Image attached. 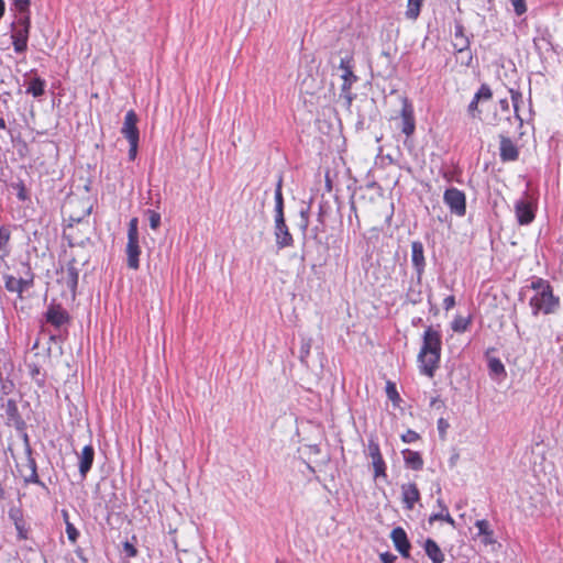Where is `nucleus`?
<instances>
[{"label":"nucleus","instance_id":"4c0bfd02","mask_svg":"<svg viewBox=\"0 0 563 563\" xmlns=\"http://www.w3.org/2000/svg\"><path fill=\"white\" fill-rule=\"evenodd\" d=\"M146 214L150 221V227L153 230H157L161 225V214L154 210H146Z\"/></svg>","mask_w":563,"mask_h":563},{"label":"nucleus","instance_id":"4d7b16f0","mask_svg":"<svg viewBox=\"0 0 563 563\" xmlns=\"http://www.w3.org/2000/svg\"><path fill=\"white\" fill-rule=\"evenodd\" d=\"M499 104L503 111H509V102L507 99H501Z\"/></svg>","mask_w":563,"mask_h":563},{"label":"nucleus","instance_id":"5701e85b","mask_svg":"<svg viewBox=\"0 0 563 563\" xmlns=\"http://www.w3.org/2000/svg\"><path fill=\"white\" fill-rule=\"evenodd\" d=\"M405 463L413 471H420L423 467V460L419 452L406 449L402 451Z\"/></svg>","mask_w":563,"mask_h":563},{"label":"nucleus","instance_id":"39448f33","mask_svg":"<svg viewBox=\"0 0 563 563\" xmlns=\"http://www.w3.org/2000/svg\"><path fill=\"white\" fill-rule=\"evenodd\" d=\"M443 201L451 213L457 217H464L466 214V197L462 190L455 187L448 188L444 191Z\"/></svg>","mask_w":563,"mask_h":563},{"label":"nucleus","instance_id":"9d476101","mask_svg":"<svg viewBox=\"0 0 563 563\" xmlns=\"http://www.w3.org/2000/svg\"><path fill=\"white\" fill-rule=\"evenodd\" d=\"M45 320L59 329L69 322V314L60 305L51 303L45 312Z\"/></svg>","mask_w":563,"mask_h":563},{"label":"nucleus","instance_id":"b1692460","mask_svg":"<svg viewBox=\"0 0 563 563\" xmlns=\"http://www.w3.org/2000/svg\"><path fill=\"white\" fill-rule=\"evenodd\" d=\"M46 81L37 76L29 80L26 93L32 95L34 98H40L45 93Z\"/></svg>","mask_w":563,"mask_h":563},{"label":"nucleus","instance_id":"473e14b6","mask_svg":"<svg viewBox=\"0 0 563 563\" xmlns=\"http://www.w3.org/2000/svg\"><path fill=\"white\" fill-rule=\"evenodd\" d=\"M552 286L550 285L549 280L543 279L541 277H533L530 285V288L533 289L536 292H540Z\"/></svg>","mask_w":563,"mask_h":563},{"label":"nucleus","instance_id":"ddd939ff","mask_svg":"<svg viewBox=\"0 0 563 563\" xmlns=\"http://www.w3.org/2000/svg\"><path fill=\"white\" fill-rule=\"evenodd\" d=\"M368 455L372 457L375 477L386 476V464L382 456L379 444L371 439L368 441Z\"/></svg>","mask_w":563,"mask_h":563},{"label":"nucleus","instance_id":"69168bd1","mask_svg":"<svg viewBox=\"0 0 563 563\" xmlns=\"http://www.w3.org/2000/svg\"><path fill=\"white\" fill-rule=\"evenodd\" d=\"M323 209L322 207H320V211H319V221L322 223L323 222Z\"/></svg>","mask_w":563,"mask_h":563},{"label":"nucleus","instance_id":"de8ad7c7","mask_svg":"<svg viewBox=\"0 0 563 563\" xmlns=\"http://www.w3.org/2000/svg\"><path fill=\"white\" fill-rule=\"evenodd\" d=\"M437 424H438V431H439L441 439H444L445 434H446V430L450 427L449 422L444 418H440L438 420Z\"/></svg>","mask_w":563,"mask_h":563},{"label":"nucleus","instance_id":"423d86ee","mask_svg":"<svg viewBox=\"0 0 563 563\" xmlns=\"http://www.w3.org/2000/svg\"><path fill=\"white\" fill-rule=\"evenodd\" d=\"M24 268V275H30L29 278H15L12 275H4V287L10 292H16L20 297L24 290L33 286L34 274L32 273L31 266L27 263L22 264Z\"/></svg>","mask_w":563,"mask_h":563},{"label":"nucleus","instance_id":"e2e57ef3","mask_svg":"<svg viewBox=\"0 0 563 563\" xmlns=\"http://www.w3.org/2000/svg\"><path fill=\"white\" fill-rule=\"evenodd\" d=\"M438 505L441 507L442 511H446L448 507L443 504L441 499H438Z\"/></svg>","mask_w":563,"mask_h":563},{"label":"nucleus","instance_id":"bf43d9fd","mask_svg":"<svg viewBox=\"0 0 563 563\" xmlns=\"http://www.w3.org/2000/svg\"><path fill=\"white\" fill-rule=\"evenodd\" d=\"M5 10V3L3 0H0V19L3 16Z\"/></svg>","mask_w":563,"mask_h":563},{"label":"nucleus","instance_id":"774afa93","mask_svg":"<svg viewBox=\"0 0 563 563\" xmlns=\"http://www.w3.org/2000/svg\"><path fill=\"white\" fill-rule=\"evenodd\" d=\"M90 212H91V207H89V208L85 211L84 217H88V216L90 214Z\"/></svg>","mask_w":563,"mask_h":563},{"label":"nucleus","instance_id":"bb28decb","mask_svg":"<svg viewBox=\"0 0 563 563\" xmlns=\"http://www.w3.org/2000/svg\"><path fill=\"white\" fill-rule=\"evenodd\" d=\"M26 467L29 468L30 474L29 475H24L25 484L33 483V484H37V485H40L42 487H45V484L40 479V477L37 475L36 462H35V460L32 456L27 457Z\"/></svg>","mask_w":563,"mask_h":563},{"label":"nucleus","instance_id":"a878e982","mask_svg":"<svg viewBox=\"0 0 563 563\" xmlns=\"http://www.w3.org/2000/svg\"><path fill=\"white\" fill-rule=\"evenodd\" d=\"M10 239H11V231L8 227L2 225L0 227V260H3L4 257L9 256L10 254Z\"/></svg>","mask_w":563,"mask_h":563},{"label":"nucleus","instance_id":"f8f14e48","mask_svg":"<svg viewBox=\"0 0 563 563\" xmlns=\"http://www.w3.org/2000/svg\"><path fill=\"white\" fill-rule=\"evenodd\" d=\"M499 157L504 163L515 162L519 157L518 146L506 135H499Z\"/></svg>","mask_w":563,"mask_h":563},{"label":"nucleus","instance_id":"7c9ffc66","mask_svg":"<svg viewBox=\"0 0 563 563\" xmlns=\"http://www.w3.org/2000/svg\"><path fill=\"white\" fill-rule=\"evenodd\" d=\"M11 187L16 190V197L20 201L29 200V194L23 180L11 184Z\"/></svg>","mask_w":563,"mask_h":563},{"label":"nucleus","instance_id":"3c124183","mask_svg":"<svg viewBox=\"0 0 563 563\" xmlns=\"http://www.w3.org/2000/svg\"><path fill=\"white\" fill-rule=\"evenodd\" d=\"M123 550L128 558H134L137 555L136 548L128 541L123 543Z\"/></svg>","mask_w":563,"mask_h":563},{"label":"nucleus","instance_id":"a19ab883","mask_svg":"<svg viewBox=\"0 0 563 563\" xmlns=\"http://www.w3.org/2000/svg\"><path fill=\"white\" fill-rule=\"evenodd\" d=\"M283 178L279 176L276 188H275V205H284V197H283Z\"/></svg>","mask_w":563,"mask_h":563},{"label":"nucleus","instance_id":"9b49d317","mask_svg":"<svg viewBox=\"0 0 563 563\" xmlns=\"http://www.w3.org/2000/svg\"><path fill=\"white\" fill-rule=\"evenodd\" d=\"M274 235L276 241V246L278 250H283L286 247H290L294 245V238L289 232L288 225L286 221H274Z\"/></svg>","mask_w":563,"mask_h":563},{"label":"nucleus","instance_id":"4468645a","mask_svg":"<svg viewBox=\"0 0 563 563\" xmlns=\"http://www.w3.org/2000/svg\"><path fill=\"white\" fill-rule=\"evenodd\" d=\"M9 519L13 522L19 540H26L29 538V529L24 520L23 510L21 507L12 506L8 511Z\"/></svg>","mask_w":563,"mask_h":563},{"label":"nucleus","instance_id":"0eeeda50","mask_svg":"<svg viewBox=\"0 0 563 563\" xmlns=\"http://www.w3.org/2000/svg\"><path fill=\"white\" fill-rule=\"evenodd\" d=\"M454 43L453 47L457 53H467L468 57L465 63L466 66H470L473 60V55L470 51V38L464 34V26L460 21L455 22L454 25Z\"/></svg>","mask_w":563,"mask_h":563},{"label":"nucleus","instance_id":"f3484780","mask_svg":"<svg viewBox=\"0 0 563 563\" xmlns=\"http://www.w3.org/2000/svg\"><path fill=\"white\" fill-rule=\"evenodd\" d=\"M415 129L416 122L412 106L407 99H404L401 109V132L410 136L413 134Z\"/></svg>","mask_w":563,"mask_h":563},{"label":"nucleus","instance_id":"c03bdc74","mask_svg":"<svg viewBox=\"0 0 563 563\" xmlns=\"http://www.w3.org/2000/svg\"><path fill=\"white\" fill-rule=\"evenodd\" d=\"M419 439H420V435L416 431H413L411 429L407 430L406 433H404L401 435V440L405 443H412V442H416Z\"/></svg>","mask_w":563,"mask_h":563},{"label":"nucleus","instance_id":"5fc2aeb1","mask_svg":"<svg viewBox=\"0 0 563 563\" xmlns=\"http://www.w3.org/2000/svg\"><path fill=\"white\" fill-rule=\"evenodd\" d=\"M455 306V298L454 296H448L443 300V308L448 311L452 309Z\"/></svg>","mask_w":563,"mask_h":563},{"label":"nucleus","instance_id":"20e7f679","mask_svg":"<svg viewBox=\"0 0 563 563\" xmlns=\"http://www.w3.org/2000/svg\"><path fill=\"white\" fill-rule=\"evenodd\" d=\"M353 58L344 57L341 58L339 68L342 70L341 78L343 84L341 86V96L346 100V104L350 107L354 100V95L351 92L352 85L357 81V76L353 71Z\"/></svg>","mask_w":563,"mask_h":563},{"label":"nucleus","instance_id":"2f4dec72","mask_svg":"<svg viewBox=\"0 0 563 563\" xmlns=\"http://www.w3.org/2000/svg\"><path fill=\"white\" fill-rule=\"evenodd\" d=\"M3 406L5 408L7 416L11 420H14L19 417V410H18V406H16V402L14 399H11V398L7 399L5 404Z\"/></svg>","mask_w":563,"mask_h":563},{"label":"nucleus","instance_id":"603ef678","mask_svg":"<svg viewBox=\"0 0 563 563\" xmlns=\"http://www.w3.org/2000/svg\"><path fill=\"white\" fill-rule=\"evenodd\" d=\"M379 559L383 563H394L397 556L390 552H384L379 555Z\"/></svg>","mask_w":563,"mask_h":563},{"label":"nucleus","instance_id":"79ce46f5","mask_svg":"<svg viewBox=\"0 0 563 563\" xmlns=\"http://www.w3.org/2000/svg\"><path fill=\"white\" fill-rule=\"evenodd\" d=\"M481 101L476 99V97L474 96L472 101L470 102L468 107H467V112L468 114L472 117V118H477L481 113V111L478 110V103Z\"/></svg>","mask_w":563,"mask_h":563},{"label":"nucleus","instance_id":"c85d7f7f","mask_svg":"<svg viewBox=\"0 0 563 563\" xmlns=\"http://www.w3.org/2000/svg\"><path fill=\"white\" fill-rule=\"evenodd\" d=\"M471 323V318L456 317L452 322V330L454 332H465Z\"/></svg>","mask_w":563,"mask_h":563},{"label":"nucleus","instance_id":"e433bc0d","mask_svg":"<svg viewBox=\"0 0 563 563\" xmlns=\"http://www.w3.org/2000/svg\"><path fill=\"white\" fill-rule=\"evenodd\" d=\"M476 528L478 529V534L484 537H493V530L489 528V523L487 520L482 519L475 522Z\"/></svg>","mask_w":563,"mask_h":563},{"label":"nucleus","instance_id":"ea45409f","mask_svg":"<svg viewBox=\"0 0 563 563\" xmlns=\"http://www.w3.org/2000/svg\"><path fill=\"white\" fill-rule=\"evenodd\" d=\"M66 533H67L69 541L73 543H75L79 537V531L68 520H66Z\"/></svg>","mask_w":563,"mask_h":563},{"label":"nucleus","instance_id":"37998d69","mask_svg":"<svg viewBox=\"0 0 563 563\" xmlns=\"http://www.w3.org/2000/svg\"><path fill=\"white\" fill-rule=\"evenodd\" d=\"M18 12H27L30 10L31 0H12Z\"/></svg>","mask_w":563,"mask_h":563},{"label":"nucleus","instance_id":"680f3d73","mask_svg":"<svg viewBox=\"0 0 563 563\" xmlns=\"http://www.w3.org/2000/svg\"><path fill=\"white\" fill-rule=\"evenodd\" d=\"M483 542H484L485 544H490V543H493V542H494V539H493V537H484Z\"/></svg>","mask_w":563,"mask_h":563},{"label":"nucleus","instance_id":"a211bd4d","mask_svg":"<svg viewBox=\"0 0 563 563\" xmlns=\"http://www.w3.org/2000/svg\"><path fill=\"white\" fill-rule=\"evenodd\" d=\"M402 501L406 509H413L415 504L420 499V492L415 483L401 485Z\"/></svg>","mask_w":563,"mask_h":563},{"label":"nucleus","instance_id":"dca6fc26","mask_svg":"<svg viewBox=\"0 0 563 563\" xmlns=\"http://www.w3.org/2000/svg\"><path fill=\"white\" fill-rule=\"evenodd\" d=\"M390 538L396 550L404 556L409 558V551L411 548L410 541L407 537L406 531L401 527H396L391 530Z\"/></svg>","mask_w":563,"mask_h":563},{"label":"nucleus","instance_id":"338daca9","mask_svg":"<svg viewBox=\"0 0 563 563\" xmlns=\"http://www.w3.org/2000/svg\"><path fill=\"white\" fill-rule=\"evenodd\" d=\"M411 302L417 303L420 301V292L417 294V298H410Z\"/></svg>","mask_w":563,"mask_h":563},{"label":"nucleus","instance_id":"4be33fe9","mask_svg":"<svg viewBox=\"0 0 563 563\" xmlns=\"http://www.w3.org/2000/svg\"><path fill=\"white\" fill-rule=\"evenodd\" d=\"M424 551L432 563H443L444 554L441 551L440 547L432 539H427L424 542Z\"/></svg>","mask_w":563,"mask_h":563},{"label":"nucleus","instance_id":"49530a36","mask_svg":"<svg viewBox=\"0 0 563 563\" xmlns=\"http://www.w3.org/2000/svg\"><path fill=\"white\" fill-rule=\"evenodd\" d=\"M310 349H311V345H310L309 341L302 342L301 347H300V355H299L301 363H303V364L306 363V358L308 357V355L310 353Z\"/></svg>","mask_w":563,"mask_h":563},{"label":"nucleus","instance_id":"0e129e2a","mask_svg":"<svg viewBox=\"0 0 563 563\" xmlns=\"http://www.w3.org/2000/svg\"><path fill=\"white\" fill-rule=\"evenodd\" d=\"M7 128L5 121L0 117V130H4Z\"/></svg>","mask_w":563,"mask_h":563},{"label":"nucleus","instance_id":"412c9836","mask_svg":"<svg viewBox=\"0 0 563 563\" xmlns=\"http://www.w3.org/2000/svg\"><path fill=\"white\" fill-rule=\"evenodd\" d=\"M29 34L30 32L25 29H16L12 33L11 38L15 53L22 54L27 49Z\"/></svg>","mask_w":563,"mask_h":563},{"label":"nucleus","instance_id":"8fccbe9b","mask_svg":"<svg viewBox=\"0 0 563 563\" xmlns=\"http://www.w3.org/2000/svg\"><path fill=\"white\" fill-rule=\"evenodd\" d=\"M128 142L130 144L129 158L130 161H134L137 154L139 140H131Z\"/></svg>","mask_w":563,"mask_h":563},{"label":"nucleus","instance_id":"f704fd0d","mask_svg":"<svg viewBox=\"0 0 563 563\" xmlns=\"http://www.w3.org/2000/svg\"><path fill=\"white\" fill-rule=\"evenodd\" d=\"M18 29H25L27 30V32H30V27H31V12L30 10L25 13V12H19V18H18Z\"/></svg>","mask_w":563,"mask_h":563},{"label":"nucleus","instance_id":"052dcab7","mask_svg":"<svg viewBox=\"0 0 563 563\" xmlns=\"http://www.w3.org/2000/svg\"><path fill=\"white\" fill-rule=\"evenodd\" d=\"M40 374V369L37 366H34L32 369H31V375L32 377H35L36 375Z\"/></svg>","mask_w":563,"mask_h":563},{"label":"nucleus","instance_id":"6ab92c4d","mask_svg":"<svg viewBox=\"0 0 563 563\" xmlns=\"http://www.w3.org/2000/svg\"><path fill=\"white\" fill-rule=\"evenodd\" d=\"M79 459V473L82 479L86 478L87 473L90 471L93 459H95V449L92 445H86L81 453L78 455Z\"/></svg>","mask_w":563,"mask_h":563},{"label":"nucleus","instance_id":"09e8293b","mask_svg":"<svg viewBox=\"0 0 563 563\" xmlns=\"http://www.w3.org/2000/svg\"><path fill=\"white\" fill-rule=\"evenodd\" d=\"M512 5L515 9V12L518 15L523 14L527 11L526 1L525 0H512Z\"/></svg>","mask_w":563,"mask_h":563},{"label":"nucleus","instance_id":"6e6552de","mask_svg":"<svg viewBox=\"0 0 563 563\" xmlns=\"http://www.w3.org/2000/svg\"><path fill=\"white\" fill-rule=\"evenodd\" d=\"M411 262L417 274V282L418 284H420L427 265L424 257V247L422 242L420 241L411 242Z\"/></svg>","mask_w":563,"mask_h":563},{"label":"nucleus","instance_id":"f257e3e1","mask_svg":"<svg viewBox=\"0 0 563 563\" xmlns=\"http://www.w3.org/2000/svg\"><path fill=\"white\" fill-rule=\"evenodd\" d=\"M441 333L432 327L424 330L422 336V346L418 354L421 373L429 377H433L435 369L439 367L441 358Z\"/></svg>","mask_w":563,"mask_h":563},{"label":"nucleus","instance_id":"c9c22d12","mask_svg":"<svg viewBox=\"0 0 563 563\" xmlns=\"http://www.w3.org/2000/svg\"><path fill=\"white\" fill-rule=\"evenodd\" d=\"M386 395L394 404L400 401V396L397 391L396 385L393 382L386 384Z\"/></svg>","mask_w":563,"mask_h":563},{"label":"nucleus","instance_id":"cd10ccee","mask_svg":"<svg viewBox=\"0 0 563 563\" xmlns=\"http://www.w3.org/2000/svg\"><path fill=\"white\" fill-rule=\"evenodd\" d=\"M423 1L424 0H408L405 16L408 20L416 21L420 15Z\"/></svg>","mask_w":563,"mask_h":563},{"label":"nucleus","instance_id":"7ed1b4c3","mask_svg":"<svg viewBox=\"0 0 563 563\" xmlns=\"http://www.w3.org/2000/svg\"><path fill=\"white\" fill-rule=\"evenodd\" d=\"M139 220L137 218H132L129 222L128 228V244H126V256H128V266L131 269H137L140 267V254L141 247L139 244Z\"/></svg>","mask_w":563,"mask_h":563},{"label":"nucleus","instance_id":"a18cd8bd","mask_svg":"<svg viewBox=\"0 0 563 563\" xmlns=\"http://www.w3.org/2000/svg\"><path fill=\"white\" fill-rule=\"evenodd\" d=\"M300 218H301L300 229L302 232H306V230L309 225V208L300 210Z\"/></svg>","mask_w":563,"mask_h":563},{"label":"nucleus","instance_id":"6e6d98bb","mask_svg":"<svg viewBox=\"0 0 563 563\" xmlns=\"http://www.w3.org/2000/svg\"><path fill=\"white\" fill-rule=\"evenodd\" d=\"M430 406L431 407H435V408H443L444 407V402L439 397H433L430 400Z\"/></svg>","mask_w":563,"mask_h":563},{"label":"nucleus","instance_id":"1a4fd4ad","mask_svg":"<svg viewBox=\"0 0 563 563\" xmlns=\"http://www.w3.org/2000/svg\"><path fill=\"white\" fill-rule=\"evenodd\" d=\"M517 221L520 225L530 224L536 218V210L527 199H519L515 203Z\"/></svg>","mask_w":563,"mask_h":563},{"label":"nucleus","instance_id":"864d4df0","mask_svg":"<svg viewBox=\"0 0 563 563\" xmlns=\"http://www.w3.org/2000/svg\"><path fill=\"white\" fill-rule=\"evenodd\" d=\"M285 220L284 205H275V221Z\"/></svg>","mask_w":563,"mask_h":563},{"label":"nucleus","instance_id":"2eb2a0df","mask_svg":"<svg viewBox=\"0 0 563 563\" xmlns=\"http://www.w3.org/2000/svg\"><path fill=\"white\" fill-rule=\"evenodd\" d=\"M137 121L139 118L134 110L126 112L123 125L121 128V133L128 141L140 140V132L136 125Z\"/></svg>","mask_w":563,"mask_h":563},{"label":"nucleus","instance_id":"c756f323","mask_svg":"<svg viewBox=\"0 0 563 563\" xmlns=\"http://www.w3.org/2000/svg\"><path fill=\"white\" fill-rule=\"evenodd\" d=\"M481 102L488 101L493 98V91L487 84H482L479 89L474 95Z\"/></svg>","mask_w":563,"mask_h":563},{"label":"nucleus","instance_id":"393cba45","mask_svg":"<svg viewBox=\"0 0 563 563\" xmlns=\"http://www.w3.org/2000/svg\"><path fill=\"white\" fill-rule=\"evenodd\" d=\"M488 371L494 379H501L507 375L504 364L497 357L488 358Z\"/></svg>","mask_w":563,"mask_h":563},{"label":"nucleus","instance_id":"aec40b11","mask_svg":"<svg viewBox=\"0 0 563 563\" xmlns=\"http://www.w3.org/2000/svg\"><path fill=\"white\" fill-rule=\"evenodd\" d=\"M78 279H79V271L76 267V261L71 260L68 262L65 274L63 276V280L67 288L73 292L75 296L76 289L78 286Z\"/></svg>","mask_w":563,"mask_h":563},{"label":"nucleus","instance_id":"58836bf2","mask_svg":"<svg viewBox=\"0 0 563 563\" xmlns=\"http://www.w3.org/2000/svg\"><path fill=\"white\" fill-rule=\"evenodd\" d=\"M510 95H511V101H512V106H514V109H515V112H516V117L519 119L520 123H522V119L518 114L519 102L522 99V95H521L520 91L514 90V89H510Z\"/></svg>","mask_w":563,"mask_h":563},{"label":"nucleus","instance_id":"72a5a7b5","mask_svg":"<svg viewBox=\"0 0 563 563\" xmlns=\"http://www.w3.org/2000/svg\"><path fill=\"white\" fill-rule=\"evenodd\" d=\"M437 520H443L453 527L455 526V520L451 517L448 510L431 515L429 518V523H433Z\"/></svg>","mask_w":563,"mask_h":563},{"label":"nucleus","instance_id":"f03ea898","mask_svg":"<svg viewBox=\"0 0 563 563\" xmlns=\"http://www.w3.org/2000/svg\"><path fill=\"white\" fill-rule=\"evenodd\" d=\"M529 305L533 316H538L540 312L551 314L558 311L560 298L553 294V288L550 287L540 292H536L531 297Z\"/></svg>","mask_w":563,"mask_h":563},{"label":"nucleus","instance_id":"13d9d810","mask_svg":"<svg viewBox=\"0 0 563 563\" xmlns=\"http://www.w3.org/2000/svg\"><path fill=\"white\" fill-rule=\"evenodd\" d=\"M69 227H73V223H81L82 222V218L78 217V218H75L73 216L69 217Z\"/></svg>","mask_w":563,"mask_h":563}]
</instances>
